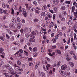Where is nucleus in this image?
I'll return each mask as SVG.
<instances>
[{
  "instance_id": "58",
  "label": "nucleus",
  "mask_w": 77,
  "mask_h": 77,
  "mask_svg": "<svg viewBox=\"0 0 77 77\" xmlns=\"http://www.w3.org/2000/svg\"><path fill=\"white\" fill-rule=\"evenodd\" d=\"M17 21L18 22V23H20V19L19 17H17Z\"/></svg>"
},
{
  "instance_id": "27",
  "label": "nucleus",
  "mask_w": 77,
  "mask_h": 77,
  "mask_svg": "<svg viewBox=\"0 0 77 77\" xmlns=\"http://www.w3.org/2000/svg\"><path fill=\"white\" fill-rule=\"evenodd\" d=\"M32 43L30 41H29V42H28L27 43V45H28L29 46H30L32 45Z\"/></svg>"
},
{
  "instance_id": "63",
  "label": "nucleus",
  "mask_w": 77,
  "mask_h": 77,
  "mask_svg": "<svg viewBox=\"0 0 77 77\" xmlns=\"http://www.w3.org/2000/svg\"><path fill=\"white\" fill-rule=\"evenodd\" d=\"M61 20L62 21H64L65 20V18H64V17H63L62 18V19H61Z\"/></svg>"
},
{
  "instance_id": "45",
  "label": "nucleus",
  "mask_w": 77,
  "mask_h": 77,
  "mask_svg": "<svg viewBox=\"0 0 77 77\" xmlns=\"http://www.w3.org/2000/svg\"><path fill=\"white\" fill-rule=\"evenodd\" d=\"M17 56L18 57H22V56H23V54H21V53L17 55Z\"/></svg>"
},
{
  "instance_id": "57",
  "label": "nucleus",
  "mask_w": 77,
  "mask_h": 77,
  "mask_svg": "<svg viewBox=\"0 0 77 77\" xmlns=\"http://www.w3.org/2000/svg\"><path fill=\"white\" fill-rule=\"evenodd\" d=\"M14 8L15 9V10H17V9H18V7H17V5H14Z\"/></svg>"
},
{
  "instance_id": "44",
  "label": "nucleus",
  "mask_w": 77,
  "mask_h": 77,
  "mask_svg": "<svg viewBox=\"0 0 77 77\" xmlns=\"http://www.w3.org/2000/svg\"><path fill=\"white\" fill-rule=\"evenodd\" d=\"M29 66H32L33 65V63H32V62H30L29 63Z\"/></svg>"
},
{
  "instance_id": "37",
  "label": "nucleus",
  "mask_w": 77,
  "mask_h": 77,
  "mask_svg": "<svg viewBox=\"0 0 77 77\" xmlns=\"http://www.w3.org/2000/svg\"><path fill=\"white\" fill-rule=\"evenodd\" d=\"M24 52L25 53V54L26 56H28L29 55V53H28V52L25 51H24Z\"/></svg>"
},
{
  "instance_id": "43",
  "label": "nucleus",
  "mask_w": 77,
  "mask_h": 77,
  "mask_svg": "<svg viewBox=\"0 0 77 77\" xmlns=\"http://www.w3.org/2000/svg\"><path fill=\"white\" fill-rule=\"evenodd\" d=\"M12 22L14 23V22H15V19L14 17H13L12 19Z\"/></svg>"
},
{
  "instance_id": "51",
  "label": "nucleus",
  "mask_w": 77,
  "mask_h": 77,
  "mask_svg": "<svg viewBox=\"0 0 77 77\" xmlns=\"http://www.w3.org/2000/svg\"><path fill=\"white\" fill-rule=\"evenodd\" d=\"M3 9L2 8L0 9V13L1 14H3Z\"/></svg>"
},
{
  "instance_id": "49",
  "label": "nucleus",
  "mask_w": 77,
  "mask_h": 77,
  "mask_svg": "<svg viewBox=\"0 0 77 77\" xmlns=\"http://www.w3.org/2000/svg\"><path fill=\"white\" fill-rule=\"evenodd\" d=\"M21 21L22 23H25V20H24L22 19L21 20Z\"/></svg>"
},
{
  "instance_id": "39",
  "label": "nucleus",
  "mask_w": 77,
  "mask_h": 77,
  "mask_svg": "<svg viewBox=\"0 0 77 77\" xmlns=\"http://www.w3.org/2000/svg\"><path fill=\"white\" fill-rule=\"evenodd\" d=\"M0 39L2 41H5V38L3 36H0Z\"/></svg>"
},
{
  "instance_id": "64",
  "label": "nucleus",
  "mask_w": 77,
  "mask_h": 77,
  "mask_svg": "<svg viewBox=\"0 0 77 77\" xmlns=\"http://www.w3.org/2000/svg\"><path fill=\"white\" fill-rule=\"evenodd\" d=\"M63 14H64L65 15H66V13L65 11H63Z\"/></svg>"
},
{
  "instance_id": "26",
  "label": "nucleus",
  "mask_w": 77,
  "mask_h": 77,
  "mask_svg": "<svg viewBox=\"0 0 77 77\" xmlns=\"http://www.w3.org/2000/svg\"><path fill=\"white\" fill-rule=\"evenodd\" d=\"M5 53L3 52L2 54L1 55V56L2 58H5Z\"/></svg>"
},
{
  "instance_id": "20",
  "label": "nucleus",
  "mask_w": 77,
  "mask_h": 77,
  "mask_svg": "<svg viewBox=\"0 0 77 77\" xmlns=\"http://www.w3.org/2000/svg\"><path fill=\"white\" fill-rule=\"evenodd\" d=\"M3 51H4V50L3 49V48H0V53H2L3 52Z\"/></svg>"
},
{
  "instance_id": "59",
  "label": "nucleus",
  "mask_w": 77,
  "mask_h": 77,
  "mask_svg": "<svg viewBox=\"0 0 77 77\" xmlns=\"http://www.w3.org/2000/svg\"><path fill=\"white\" fill-rule=\"evenodd\" d=\"M20 32H21V33H23L24 32V29H21L20 30Z\"/></svg>"
},
{
  "instance_id": "11",
  "label": "nucleus",
  "mask_w": 77,
  "mask_h": 77,
  "mask_svg": "<svg viewBox=\"0 0 77 77\" xmlns=\"http://www.w3.org/2000/svg\"><path fill=\"white\" fill-rule=\"evenodd\" d=\"M25 6L26 7V9H28L29 11H30V7H29V5H28V4H26Z\"/></svg>"
},
{
  "instance_id": "12",
  "label": "nucleus",
  "mask_w": 77,
  "mask_h": 77,
  "mask_svg": "<svg viewBox=\"0 0 77 77\" xmlns=\"http://www.w3.org/2000/svg\"><path fill=\"white\" fill-rule=\"evenodd\" d=\"M39 62H37L35 66V69H37L38 66V65H39Z\"/></svg>"
},
{
  "instance_id": "62",
  "label": "nucleus",
  "mask_w": 77,
  "mask_h": 77,
  "mask_svg": "<svg viewBox=\"0 0 77 77\" xmlns=\"http://www.w3.org/2000/svg\"><path fill=\"white\" fill-rule=\"evenodd\" d=\"M18 29H16L13 30V31L14 32H15V33H16V32H18Z\"/></svg>"
},
{
  "instance_id": "25",
  "label": "nucleus",
  "mask_w": 77,
  "mask_h": 77,
  "mask_svg": "<svg viewBox=\"0 0 77 77\" xmlns=\"http://www.w3.org/2000/svg\"><path fill=\"white\" fill-rule=\"evenodd\" d=\"M46 68H47V70H48V67H50V65L48 64H47V66H46Z\"/></svg>"
},
{
  "instance_id": "14",
  "label": "nucleus",
  "mask_w": 77,
  "mask_h": 77,
  "mask_svg": "<svg viewBox=\"0 0 77 77\" xmlns=\"http://www.w3.org/2000/svg\"><path fill=\"white\" fill-rule=\"evenodd\" d=\"M12 74L14 76V77H19V75H17L16 74V73H14L13 72H12Z\"/></svg>"
},
{
  "instance_id": "31",
  "label": "nucleus",
  "mask_w": 77,
  "mask_h": 77,
  "mask_svg": "<svg viewBox=\"0 0 77 77\" xmlns=\"http://www.w3.org/2000/svg\"><path fill=\"white\" fill-rule=\"evenodd\" d=\"M17 69H18V70H19L20 71L22 72L23 71V69H22V68H20L18 67L17 68Z\"/></svg>"
},
{
  "instance_id": "33",
  "label": "nucleus",
  "mask_w": 77,
  "mask_h": 77,
  "mask_svg": "<svg viewBox=\"0 0 77 77\" xmlns=\"http://www.w3.org/2000/svg\"><path fill=\"white\" fill-rule=\"evenodd\" d=\"M37 53H34L33 55V57H36L37 56Z\"/></svg>"
},
{
  "instance_id": "5",
  "label": "nucleus",
  "mask_w": 77,
  "mask_h": 77,
  "mask_svg": "<svg viewBox=\"0 0 77 77\" xmlns=\"http://www.w3.org/2000/svg\"><path fill=\"white\" fill-rule=\"evenodd\" d=\"M67 68V66L66 65H64L61 66V69L62 70H65Z\"/></svg>"
},
{
  "instance_id": "50",
  "label": "nucleus",
  "mask_w": 77,
  "mask_h": 77,
  "mask_svg": "<svg viewBox=\"0 0 77 77\" xmlns=\"http://www.w3.org/2000/svg\"><path fill=\"white\" fill-rule=\"evenodd\" d=\"M61 9L63 10H65V7L64 6H62L61 7Z\"/></svg>"
},
{
  "instance_id": "18",
  "label": "nucleus",
  "mask_w": 77,
  "mask_h": 77,
  "mask_svg": "<svg viewBox=\"0 0 77 77\" xmlns=\"http://www.w3.org/2000/svg\"><path fill=\"white\" fill-rule=\"evenodd\" d=\"M17 29H18L19 30L20 29V28H21V27H20V24L19 23H17Z\"/></svg>"
},
{
  "instance_id": "15",
  "label": "nucleus",
  "mask_w": 77,
  "mask_h": 77,
  "mask_svg": "<svg viewBox=\"0 0 77 77\" xmlns=\"http://www.w3.org/2000/svg\"><path fill=\"white\" fill-rule=\"evenodd\" d=\"M54 25V23L53 22H51L50 24V27H53Z\"/></svg>"
},
{
  "instance_id": "7",
  "label": "nucleus",
  "mask_w": 77,
  "mask_h": 77,
  "mask_svg": "<svg viewBox=\"0 0 77 77\" xmlns=\"http://www.w3.org/2000/svg\"><path fill=\"white\" fill-rule=\"evenodd\" d=\"M3 66H4V67H5V68H6L8 69H9V68H11V66L9 64H8L6 65H4Z\"/></svg>"
},
{
  "instance_id": "3",
  "label": "nucleus",
  "mask_w": 77,
  "mask_h": 77,
  "mask_svg": "<svg viewBox=\"0 0 77 77\" xmlns=\"http://www.w3.org/2000/svg\"><path fill=\"white\" fill-rule=\"evenodd\" d=\"M30 32H31V28H29V29L27 28H25L24 29L25 33H30Z\"/></svg>"
},
{
  "instance_id": "1",
  "label": "nucleus",
  "mask_w": 77,
  "mask_h": 77,
  "mask_svg": "<svg viewBox=\"0 0 77 77\" xmlns=\"http://www.w3.org/2000/svg\"><path fill=\"white\" fill-rule=\"evenodd\" d=\"M21 8H22V7L21 6H20L19 7V11L21 12H21L23 15L24 17H26L27 14V12L26 11V10L24 9V8H22L21 10Z\"/></svg>"
},
{
  "instance_id": "34",
  "label": "nucleus",
  "mask_w": 77,
  "mask_h": 77,
  "mask_svg": "<svg viewBox=\"0 0 77 77\" xmlns=\"http://www.w3.org/2000/svg\"><path fill=\"white\" fill-rule=\"evenodd\" d=\"M65 74L67 76H68V75H70V72H66Z\"/></svg>"
},
{
  "instance_id": "60",
  "label": "nucleus",
  "mask_w": 77,
  "mask_h": 77,
  "mask_svg": "<svg viewBox=\"0 0 77 77\" xmlns=\"http://www.w3.org/2000/svg\"><path fill=\"white\" fill-rule=\"evenodd\" d=\"M66 59L67 60V61H70V60H71V58H66Z\"/></svg>"
},
{
  "instance_id": "46",
  "label": "nucleus",
  "mask_w": 77,
  "mask_h": 77,
  "mask_svg": "<svg viewBox=\"0 0 77 77\" xmlns=\"http://www.w3.org/2000/svg\"><path fill=\"white\" fill-rule=\"evenodd\" d=\"M56 39H55L54 38V39H52V41H53V43H54V42L56 41Z\"/></svg>"
},
{
  "instance_id": "30",
  "label": "nucleus",
  "mask_w": 77,
  "mask_h": 77,
  "mask_svg": "<svg viewBox=\"0 0 77 77\" xmlns=\"http://www.w3.org/2000/svg\"><path fill=\"white\" fill-rule=\"evenodd\" d=\"M41 73L42 75V77H45V74L43 72H42Z\"/></svg>"
},
{
  "instance_id": "24",
  "label": "nucleus",
  "mask_w": 77,
  "mask_h": 77,
  "mask_svg": "<svg viewBox=\"0 0 77 77\" xmlns=\"http://www.w3.org/2000/svg\"><path fill=\"white\" fill-rule=\"evenodd\" d=\"M47 9V6L45 5L43 6L42 8V9L43 11H45V10Z\"/></svg>"
},
{
  "instance_id": "41",
  "label": "nucleus",
  "mask_w": 77,
  "mask_h": 77,
  "mask_svg": "<svg viewBox=\"0 0 77 77\" xmlns=\"http://www.w3.org/2000/svg\"><path fill=\"white\" fill-rule=\"evenodd\" d=\"M6 38H7V39H10V36L8 34H6Z\"/></svg>"
},
{
  "instance_id": "48",
  "label": "nucleus",
  "mask_w": 77,
  "mask_h": 77,
  "mask_svg": "<svg viewBox=\"0 0 77 77\" xmlns=\"http://www.w3.org/2000/svg\"><path fill=\"white\" fill-rule=\"evenodd\" d=\"M70 53L71 54V55H73V56L75 55V54L74 53V52L73 51H71L70 52Z\"/></svg>"
},
{
  "instance_id": "8",
  "label": "nucleus",
  "mask_w": 77,
  "mask_h": 77,
  "mask_svg": "<svg viewBox=\"0 0 77 77\" xmlns=\"http://www.w3.org/2000/svg\"><path fill=\"white\" fill-rule=\"evenodd\" d=\"M9 26L10 27H11V28H13V29L15 28L14 24L12 23H11L9 24Z\"/></svg>"
},
{
  "instance_id": "29",
  "label": "nucleus",
  "mask_w": 77,
  "mask_h": 77,
  "mask_svg": "<svg viewBox=\"0 0 77 77\" xmlns=\"http://www.w3.org/2000/svg\"><path fill=\"white\" fill-rule=\"evenodd\" d=\"M69 65L71 66H74V63L72 62H70L69 63Z\"/></svg>"
},
{
  "instance_id": "23",
  "label": "nucleus",
  "mask_w": 77,
  "mask_h": 77,
  "mask_svg": "<svg viewBox=\"0 0 77 77\" xmlns=\"http://www.w3.org/2000/svg\"><path fill=\"white\" fill-rule=\"evenodd\" d=\"M17 64L18 65H20L21 64V61H20L18 60L17 61Z\"/></svg>"
},
{
  "instance_id": "36",
  "label": "nucleus",
  "mask_w": 77,
  "mask_h": 77,
  "mask_svg": "<svg viewBox=\"0 0 77 77\" xmlns=\"http://www.w3.org/2000/svg\"><path fill=\"white\" fill-rule=\"evenodd\" d=\"M45 59H46L47 61L48 62H50V58H48V57H45Z\"/></svg>"
},
{
  "instance_id": "32",
  "label": "nucleus",
  "mask_w": 77,
  "mask_h": 77,
  "mask_svg": "<svg viewBox=\"0 0 77 77\" xmlns=\"http://www.w3.org/2000/svg\"><path fill=\"white\" fill-rule=\"evenodd\" d=\"M74 10H75V7L74 6H73L72 8V11L73 13Z\"/></svg>"
},
{
  "instance_id": "17",
  "label": "nucleus",
  "mask_w": 77,
  "mask_h": 77,
  "mask_svg": "<svg viewBox=\"0 0 77 77\" xmlns=\"http://www.w3.org/2000/svg\"><path fill=\"white\" fill-rule=\"evenodd\" d=\"M59 34H58L55 36V38H54L56 39H57L58 38H59Z\"/></svg>"
},
{
  "instance_id": "52",
  "label": "nucleus",
  "mask_w": 77,
  "mask_h": 77,
  "mask_svg": "<svg viewBox=\"0 0 77 77\" xmlns=\"http://www.w3.org/2000/svg\"><path fill=\"white\" fill-rule=\"evenodd\" d=\"M56 48V46H53L51 47V49L54 50V49H55V48Z\"/></svg>"
},
{
  "instance_id": "21",
  "label": "nucleus",
  "mask_w": 77,
  "mask_h": 77,
  "mask_svg": "<svg viewBox=\"0 0 77 77\" xmlns=\"http://www.w3.org/2000/svg\"><path fill=\"white\" fill-rule=\"evenodd\" d=\"M45 48L44 47H42L41 48V52L42 53H43L44 51V50H45Z\"/></svg>"
},
{
  "instance_id": "54",
  "label": "nucleus",
  "mask_w": 77,
  "mask_h": 77,
  "mask_svg": "<svg viewBox=\"0 0 77 77\" xmlns=\"http://www.w3.org/2000/svg\"><path fill=\"white\" fill-rule=\"evenodd\" d=\"M2 27H3V28H8V26H5V25H3L2 26Z\"/></svg>"
},
{
  "instance_id": "2",
  "label": "nucleus",
  "mask_w": 77,
  "mask_h": 77,
  "mask_svg": "<svg viewBox=\"0 0 77 77\" xmlns=\"http://www.w3.org/2000/svg\"><path fill=\"white\" fill-rule=\"evenodd\" d=\"M29 36L31 37V38L29 40L30 42H35V39H34L35 38V36L34 35H30Z\"/></svg>"
},
{
  "instance_id": "56",
  "label": "nucleus",
  "mask_w": 77,
  "mask_h": 77,
  "mask_svg": "<svg viewBox=\"0 0 77 77\" xmlns=\"http://www.w3.org/2000/svg\"><path fill=\"white\" fill-rule=\"evenodd\" d=\"M25 36L26 37V38H29V34H28V33H27L25 34Z\"/></svg>"
},
{
  "instance_id": "35",
  "label": "nucleus",
  "mask_w": 77,
  "mask_h": 77,
  "mask_svg": "<svg viewBox=\"0 0 77 77\" xmlns=\"http://www.w3.org/2000/svg\"><path fill=\"white\" fill-rule=\"evenodd\" d=\"M2 6L3 8H5L6 7V5H5V4L4 3L2 4Z\"/></svg>"
},
{
  "instance_id": "38",
  "label": "nucleus",
  "mask_w": 77,
  "mask_h": 77,
  "mask_svg": "<svg viewBox=\"0 0 77 77\" xmlns=\"http://www.w3.org/2000/svg\"><path fill=\"white\" fill-rule=\"evenodd\" d=\"M8 13V11L6 10H3V13L5 14H6Z\"/></svg>"
},
{
  "instance_id": "28",
  "label": "nucleus",
  "mask_w": 77,
  "mask_h": 77,
  "mask_svg": "<svg viewBox=\"0 0 77 77\" xmlns=\"http://www.w3.org/2000/svg\"><path fill=\"white\" fill-rule=\"evenodd\" d=\"M56 53H57L58 54H61V51H60L59 50H57L56 51Z\"/></svg>"
},
{
  "instance_id": "61",
  "label": "nucleus",
  "mask_w": 77,
  "mask_h": 77,
  "mask_svg": "<svg viewBox=\"0 0 77 77\" xmlns=\"http://www.w3.org/2000/svg\"><path fill=\"white\" fill-rule=\"evenodd\" d=\"M36 12V14H39V11L38 10H37L35 11Z\"/></svg>"
},
{
  "instance_id": "16",
  "label": "nucleus",
  "mask_w": 77,
  "mask_h": 77,
  "mask_svg": "<svg viewBox=\"0 0 77 77\" xmlns=\"http://www.w3.org/2000/svg\"><path fill=\"white\" fill-rule=\"evenodd\" d=\"M54 13H56L57 12V9L56 7H55L54 8Z\"/></svg>"
},
{
  "instance_id": "47",
  "label": "nucleus",
  "mask_w": 77,
  "mask_h": 77,
  "mask_svg": "<svg viewBox=\"0 0 77 77\" xmlns=\"http://www.w3.org/2000/svg\"><path fill=\"white\" fill-rule=\"evenodd\" d=\"M35 73L33 72L31 74V77H35Z\"/></svg>"
},
{
  "instance_id": "10",
  "label": "nucleus",
  "mask_w": 77,
  "mask_h": 77,
  "mask_svg": "<svg viewBox=\"0 0 77 77\" xmlns=\"http://www.w3.org/2000/svg\"><path fill=\"white\" fill-rule=\"evenodd\" d=\"M20 41L21 42H23L24 41V38L23 37H21L20 39Z\"/></svg>"
},
{
  "instance_id": "53",
  "label": "nucleus",
  "mask_w": 77,
  "mask_h": 77,
  "mask_svg": "<svg viewBox=\"0 0 77 77\" xmlns=\"http://www.w3.org/2000/svg\"><path fill=\"white\" fill-rule=\"evenodd\" d=\"M66 4H69V5L70 4V1H66Z\"/></svg>"
},
{
  "instance_id": "4",
  "label": "nucleus",
  "mask_w": 77,
  "mask_h": 77,
  "mask_svg": "<svg viewBox=\"0 0 77 77\" xmlns=\"http://www.w3.org/2000/svg\"><path fill=\"white\" fill-rule=\"evenodd\" d=\"M38 31H33L31 33V34L32 35V36H33V35H38Z\"/></svg>"
},
{
  "instance_id": "9",
  "label": "nucleus",
  "mask_w": 77,
  "mask_h": 77,
  "mask_svg": "<svg viewBox=\"0 0 77 77\" xmlns=\"http://www.w3.org/2000/svg\"><path fill=\"white\" fill-rule=\"evenodd\" d=\"M7 31L8 32V33L10 34V35L11 36H12V35H13V33L10 30H9V29H7Z\"/></svg>"
},
{
  "instance_id": "42",
  "label": "nucleus",
  "mask_w": 77,
  "mask_h": 77,
  "mask_svg": "<svg viewBox=\"0 0 77 77\" xmlns=\"http://www.w3.org/2000/svg\"><path fill=\"white\" fill-rule=\"evenodd\" d=\"M34 21L35 22H38V21H39V20L38 19H34Z\"/></svg>"
},
{
  "instance_id": "13",
  "label": "nucleus",
  "mask_w": 77,
  "mask_h": 77,
  "mask_svg": "<svg viewBox=\"0 0 77 77\" xmlns=\"http://www.w3.org/2000/svg\"><path fill=\"white\" fill-rule=\"evenodd\" d=\"M53 2L54 4H55V5H57V0L56 1L53 0Z\"/></svg>"
},
{
  "instance_id": "55",
  "label": "nucleus",
  "mask_w": 77,
  "mask_h": 77,
  "mask_svg": "<svg viewBox=\"0 0 77 77\" xmlns=\"http://www.w3.org/2000/svg\"><path fill=\"white\" fill-rule=\"evenodd\" d=\"M33 3L35 6H37V3H36V2L35 1H34L33 2Z\"/></svg>"
},
{
  "instance_id": "40",
  "label": "nucleus",
  "mask_w": 77,
  "mask_h": 77,
  "mask_svg": "<svg viewBox=\"0 0 77 77\" xmlns=\"http://www.w3.org/2000/svg\"><path fill=\"white\" fill-rule=\"evenodd\" d=\"M11 14L12 15L14 14V10L13 8L11 9Z\"/></svg>"
},
{
  "instance_id": "6",
  "label": "nucleus",
  "mask_w": 77,
  "mask_h": 77,
  "mask_svg": "<svg viewBox=\"0 0 77 77\" xmlns=\"http://www.w3.org/2000/svg\"><path fill=\"white\" fill-rule=\"evenodd\" d=\"M59 72H60V74H61L62 76H64L65 75V72H64L62 71V70H59Z\"/></svg>"
},
{
  "instance_id": "22",
  "label": "nucleus",
  "mask_w": 77,
  "mask_h": 77,
  "mask_svg": "<svg viewBox=\"0 0 77 77\" xmlns=\"http://www.w3.org/2000/svg\"><path fill=\"white\" fill-rule=\"evenodd\" d=\"M13 70V69H12V68H11L8 70V72H10L11 71H12Z\"/></svg>"
},
{
  "instance_id": "19",
  "label": "nucleus",
  "mask_w": 77,
  "mask_h": 77,
  "mask_svg": "<svg viewBox=\"0 0 77 77\" xmlns=\"http://www.w3.org/2000/svg\"><path fill=\"white\" fill-rule=\"evenodd\" d=\"M37 50H38V49L36 47H35L33 49V51L34 52L37 51Z\"/></svg>"
}]
</instances>
